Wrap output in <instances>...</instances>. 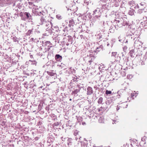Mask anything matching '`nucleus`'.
I'll list each match as a JSON object with an SVG mask.
<instances>
[{"instance_id": "1", "label": "nucleus", "mask_w": 147, "mask_h": 147, "mask_svg": "<svg viewBox=\"0 0 147 147\" xmlns=\"http://www.w3.org/2000/svg\"><path fill=\"white\" fill-rule=\"evenodd\" d=\"M87 94L88 95L91 94L93 92L92 88L90 87H88L87 88Z\"/></svg>"}, {"instance_id": "2", "label": "nucleus", "mask_w": 147, "mask_h": 147, "mask_svg": "<svg viewBox=\"0 0 147 147\" xmlns=\"http://www.w3.org/2000/svg\"><path fill=\"white\" fill-rule=\"evenodd\" d=\"M69 26L71 27V26H73V25L74 24V22L73 19H71L69 21Z\"/></svg>"}, {"instance_id": "3", "label": "nucleus", "mask_w": 147, "mask_h": 147, "mask_svg": "<svg viewBox=\"0 0 147 147\" xmlns=\"http://www.w3.org/2000/svg\"><path fill=\"white\" fill-rule=\"evenodd\" d=\"M103 101V98L102 97H100L99 98L98 102L99 104H101Z\"/></svg>"}, {"instance_id": "4", "label": "nucleus", "mask_w": 147, "mask_h": 147, "mask_svg": "<svg viewBox=\"0 0 147 147\" xmlns=\"http://www.w3.org/2000/svg\"><path fill=\"white\" fill-rule=\"evenodd\" d=\"M79 92V90L78 89H76L73 91L72 92V94H76Z\"/></svg>"}, {"instance_id": "5", "label": "nucleus", "mask_w": 147, "mask_h": 147, "mask_svg": "<svg viewBox=\"0 0 147 147\" xmlns=\"http://www.w3.org/2000/svg\"><path fill=\"white\" fill-rule=\"evenodd\" d=\"M102 49L100 47H97L96 49V52H99L100 51H101Z\"/></svg>"}, {"instance_id": "6", "label": "nucleus", "mask_w": 147, "mask_h": 147, "mask_svg": "<svg viewBox=\"0 0 147 147\" xmlns=\"http://www.w3.org/2000/svg\"><path fill=\"white\" fill-rule=\"evenodd\" d=\"M60 57L62 58L61 56L59 55H56L55 56V59H59Z\"/></svg>"}, {"instance_id": "7", "label": "nucleus", "mask_w": 147, "mask_h": 147, "mask_svg": "<svg viewBox=\"0 0 147 147\" xmlns=\"http://www.w3.org/2000/svg\"><path fill=\"white\" fill-rule=\"evenodd\" d=\"M56 17L59 20H61L62 18L61 16L59 14L56 15Z\"/></svg>"}, {"instance_id": "8", "label": "nucleus", "mask_w": 147, "mask_h": 147, "mask_svg": "<svg viewBox=\"0 0 147 147\" xmlns=\"http://www.w3.org/2000/svg\"><path fill=\"white\" fill-rule=\"evenodd\" d=\"M133 53L134 52L132 51H131L129 52L130 55L132 57H134V55H133Z\"/></svg>"}, {"instance_id": "9", "label": "nucleus", "mask_w": 147, "mask_h": 147, "mask_svg": "<svg viewBox=\"0 0 147 147\" xmlns=\"http://www.w3.org/2000/svg\"><path fill=\"white\" fill-rule=\"evenodd\" d=\"M111 93V92L110 91L107 90L106 91V94H110Z\"/></svg>"}, {"instance_id": "10", "label": "nucleus", "mask_w": 147, "mask_h": 147, "mask_svg": "<svg viewBox=\"0 0 147 147\" xmlns=\"http://www.w3.org/2000/svg\"><path fill=\"white\" fill-rule=\"evenodd\" d=\"M93 62V60L92 59H91L90 61H89V62L90 63L89 65H90V66H91V64Z\"/></svg>"}, {"instance_id": "11", "label": "nucleus", "mask_w": 147, "mask_h": 147, "mask_svg": "<svg viewBox=\"0 0 147 147\" xmlns=\"http://www.w3.org/2000/svg\"><path fill=\"white\" fill-rule=\"evenodd\" d=\"M25 14L26 16L28 18L29 17V13L28 12H25Z\"/></svg>"}, {"instance_id": "12", "label": "nucleus", "mask_w": 147, "mask_h": 147, "mask_svg": "<svg viewBox=\"0 0 147 147\" xmlns=\"http://www.w3.org/2000/svg\"><path fill=\"white\" fill-rule=\"evenodd\" d=\"M112 55H116L117 54V53L116 52H112Z\"/></svg>"}, {"instance_id": "13", "label": "nucleus", "mask_w": 147, "mask_h": 147, "mask_svg": "<svg viewBox=\"0 0 147 147\" xmlns=\"http://www.w3.org/2000/svg\"><path fill=\"white\" fill-rule=\"evenodd\" d=\"M119 107L120 106H117V111L119 109Z\"/></svg>"}, {"instance_id": "14", "label": "nucleus", "mask_w": 147, "mask_h": 147, "mask_svg": "<svg viewBox=\"0 0 147 147\" xmlns=\"http://www.w3.org/2000/svg\"><path fill=\"white\" fill-rule=\"evenodd\" d=\"M45 43H48V44H50V42L49 41H46Z\"/></svg>"}, {"instance_id": "15", "label": "nucleus", "mask_w": 147, "mask_h": 147, "mask_svg": "<svg viewBox=\"0 0 147 147\" xmlns=\"http://www.w3.org/2000/svg\"><path fill=\"white\" fill-rule=\"evenodd\" d=\"M109 45H110V44H109V43H107V46H109Z\"/></svg>"}, {"instance_id": "16", "label": "nucleus", "mask_w": 147, "mask_h": 147, "mask_svg": "<svg viewBox=\"0 0 147 147\" xmlns=\"http://www.w3.org/2000/svg\"><path fill=\"white\" fill-rule=\"evenodd\" d=\"M101 110L100 109H99L98 110V111L99 112H100V111Z\"/></svg>"}, {"instance_id": "17", "label": "nucleus", "mask_w": 147, "mask_h": 147, "mask_svg": "<svg viewBox=\"0 0 147 147\" xmlns=\"http://www.w3.org/2000/svg\"><path fill=\"white\" fill-rule=\"evenodd\" d=\"M71 100H72V99H71V98H70V99H69V100H70V101H71Z\"/></svg>"}]
</instances>
